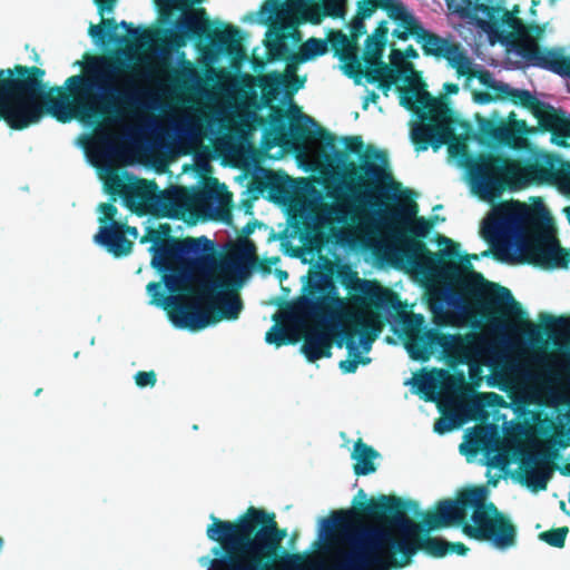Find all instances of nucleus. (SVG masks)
Segmentation results:
<instances>
[{"label": "nucleus", "mask_w": 570, "mask_h": 570, "mask_svg": "<svg viewBox=\"0 0 570 570\" xmlns=\"http://www.w3.org/2000/svg\"><path fill=\"white\" fill-rule=\"evenodd\" d=\"M124 66L118 56H87L82 73L48 91L42 68L18 63L0 69V120L22 130L38 122L43 112L62 124L73 119L119 124L135 118L150 107L149 94L137 86L134 75L114 81Z\"/></svg>", "instance_id": "1"}, {"label": "nucleus", "mask_w": 570, "mask_h": 570, "mask_svg": "<svg viewBox=\"0 0 570 570\" xmlns=\"http://www.w3.org/2000/svg\"><path fill=\"white\" fill-rule=\"evenodd\" d=\"M365 155L360 165L348 161L345 166V177L348 188L355 193L358 205L370 207L389 227L393 236L403 245V253L412 263L422 262L428 268L443 278L456 283L461 291L472 297L484 321L494 326H503V316L509 312L507 305L519 311L518 302L511 291L504 286L488 282L481 273L473 271L471 259L478 255H464L460 262L459 244L451 238L438 235V245L446 248L432 253L423 242L433 228V220L417 216L419 206L414 200L397 199L400 184L394 181L387 167V155L374 149L371 159Z\"/></svg>", "instance_id": "2"}, {"label": "nucleus", "mask_w": 570, "mask_h": 570, "mask_svg": "<svg viewBox=\"0 0 570 570\" xmlns=\"http://www.w3.org/2000/svg\"><path fill=\"white\" fill-rule=\"evenodd\" d=\"M170 226L164 224L158 230L150 229L155 243L151 266L163 273V282L171 294L190 293L189 269L208 272L195 292L198 299L205 302L204 308L197 304H185L177 296L165 295L160 282H150L147 292L151 303L167 311L170 322L178 328L200 331L222 320H237L243 303L233 291L232 275L243 273L244 267L234 261L216 263L213 255H202L213 250V243L205 236L176 238L170 237Z\"/></svg>", "instance_id": "3"}, {"label": "nucleus", "mask_w": 570, "mask_h": 570, "mask_svg": "<svg viewBox=\"0 0 570 570\" xmlns=\"http://www.w3.org/2000/svg\"><path fill=\"white\" fill-rule=\"evenodd\" d=\"M354 507L323 520L334 532L326 566L312 560L308 570H391L407 567L416 554L412 534L422 527L405 513V502L395 495L366 499L357 492Z\"/></svg>", "instance_id": "4"}, {"label": "nucleus", "mask_w": 570, "mask_h": 570, "mask_svg": "<svg viewBox=\"0 0 570 570\" xmlns=\"http://www.w3.org/2000/svg\"><path fill=\"white\" fill-rule=\"evenodd\" d=\"M209 518L206 535L218 546L210 550L214 558L208 570H308L313 566L307 556L283 547L287 531L278 527L274 513L249 507L234 521Z\"/></svg>", "instance_id": "5"}, {"label": "nucleus", "mask_w": 570, "mask_h": 570, "mask_svg": "<svg viewBox=\"0 0 570 570\" xmlns=\"http://www.w3.org/2000/svg\"><path fill=\"white\" fill-rule=\"evenodd\" d=\"M484 487H471L462 490L455 499H444L436 503L433 512L425 513L422 530L412 534L414 548L432 558H443L449 553L465 556L469 548L462 542H449L442 538L430 537L433 530L460 525L463 534L476 541H489L505 550L517 543V528L508 515L488 501Z\"/></svg>", "instance_id": "6"}, {"label": "nucleus", "mask_w": 570, "mask_h": 570, "mask_svg": "<svg viewBox=\"0 0 570 570\" xmlns=\"http://www.w3.org/2000/svg\"><path fill=\"white\" fill-rule=\"evenodd\" d=\"M352 276L355 284L350 286L344 283V286L357 294L352 298L357 308L343 309L344 299L338 296L331 281L309 282L306 286L308 295L298 303V309L303 314L318 320L337 315L343 327L340 333L342 340L337 341L336 345L342 347L345 340L350 354L356 351V335H360L362 347L368 351L382 332L383 325L377 311H396L401 306L400 297L394 291L376 281L361 279L356 273Z\"/></svg>", "instance_id": "7"}, {"label": "nucleus", "mask_w": 570, "mask_h": 570, "mask_svg": "<svg viewBox=\"0 0 570 570\" xmlns=\"http://www.w3.org/2000/svg\"><path fill=\"white\" fill-rule=\"evenodd\" d=\"M550 220L548 213L519 202L503 203L497 216L483 227V237L498 240L494 254L499 257L509 246H515L517 256L511 262L531 264L544 268H567L570 253L560 246L558 238L549 233L528 236L529 228H538L541 220Z\"/></svg>", "instance_id": "8"}, {"label": "nucleus", "mask_w": 570, "mask_h": 570, "mask_svg": "<svg viewBox=\"0 0 570 570\" xmlns=\"http://www.w3.org/2000/svg\"><path fill=\"white\" fill-rule=\"evenodd\" d=\"M466 7L475 12L483 13L488 21L479 23L483 29L497 31L501 26L511 30L513 46L517 53L529 65L540 67L554 73H570V56H566L561 48H541L538 40L543 36L546 27L538 23L525 24L522 19L514 16L502 4L491 6L480 3V0H462Z\"/></svg>", "instance_id": "9"}, {"label": "nucleus", "mask_w": 570, "mask_h": 570, "mask_svg": "<svg viewBox=\"0 0 570 570\" xmlns=\"http://www.w3.org/2000/svg\"><path fill=\"white\" fill-rule=\"evenodd\" d=\"M413 75L406 77L407 85L399 88L400 104L415 114L422 121L411 131V138L417 151H424L430 146L436 151L453 138L451 128V109L443 100L433 97L426 90V83L420 75L413 72V66L405 63Z\"/></svg>", "instance_id": "10"}, {"label": "nucleus", "mask_w": 570, "mask_h": 570, "mask_svg": "<svg viewBox=\"0 0 570 570\" xmlns=\"http://www.w3.org/2000/svg\"><path fill=\"white\" fill-rule=\"evenodd\" d=\"M203 0H157L161 12L173 9L181 11V16L175 21L174 29L165 30V43L171 49H180L193 38L206 37L212 42L223 47L225 51L235 57H243L245 50L242 46L240 29L227 24L223 30H209V20L204 8L189 10L195 3Z\"/></svg>", "instance_id": "11"}, {"label": "nucleus", "mask_w": 570, "mask_h": 570, "mask_svg": "<svg viewBox=\"0 0 570 570\" xmlns=\"http://www.w3.org/2000/svg\"><path fill=\"white\" fill-rule=\"evenodd\" d=\"M116 193L125 205L138 215L180 219L190 214L196 203L210 197L208 190L199 194L184 187L158 190L154 180L138 179L134 183L116 181Z\"/></svg>", "instance_id": "12"}, {"label": "nucleus", "mask_w": 570, "mask_h": 570, "mask_svg": "<svg viewBox=\"0 0 570 570\" xmlns=\"http://www.w3.org/2000/svg\"><path fill=\"white\" fill-rule=\"evenodd\" d=\"M466 171L474 193L481 199L490 200L507 189L524 187L532 178L535 166H527L510 156L488 151L468 160Z\"/></svg>", "instance_id": "13"}, {"label": "nucleus", "mask_w": 570, "mask_h": 570, "mask_svg": "<svg viewBox=\"0 0 570 570\" xmlns=\"http://www.w3.org/2000/svg\"><path fill=\"white\" fill-rule=\"evenodd\" d=\"M405 348L415 361L426 362L441 350L452 364H468L476 353L474 334H445L436 328H417L407 332Z\"/></svg>", "instance_id": "14"}, {"label": "nucleus", "mask_w": 570, "mask_h": 570, "mask_svg": "<svg viewBox=\"0 0 570 570\" xmlns=\"http://www.w3.org/2000/svg\"><path fill=\"white\" fill-rule=\"evenodd\" d=\"M518 305L520 308L519 311L513 309L512 307L507 305L509 312L502 318L504 324L503 326L497 327L492 323L488 321L485 322L495 332L503 333L508 330L519 331L530 341H534L541 337V330L548 336H560L564 340L570 341V315H561L554 317L550 314L543 313L539 316L541 325L538 326L524 316V312L522 311L521 305L519 303Z\"/></svg>", "instance_id": "15"}, {"label": "nucleus", "mask_w": 570, "mask_h": 570, "mask_svg": "<svg viewBox=\"0 0 570 570\" xmlns=\"http://www.w3.org/2000/svg\"><path fill=\"white\" fill-rule=\"evenodd\" d=\"M289 116L287 111L281 108H273L269 116L271 129L274 132L273 146H284L288 142L289 136L296 140H306L308 138L320 139L326 148H328L333 157L344 163L346 160V153L337 150L335 147L336 137L327 129L317 126L316 130L312 132L305 125L291 120L288 127Z\"/></svg>", "instance_id": "16"}, {"label": "nucleus", "mask_w": 570, "mask_h": 570, "mask_svg": "<svg viewBox=\"0 0 570 570\" xmlns=\"http://www.w3.org/2000/svg\"><path fill=\"white\" fill-rule=\"evenodd\" d=\"M538 124L543 131L551 134V141L560 147H569L570 139V115L562 109L547 105L538 118Z\"/></svg>", "instance_id": "17"}, {"label": "nucleus", "mask_w": 570, "mask_h": 570, "mask_svg": "<svg viewBox=\"0 0 570 570\" xmlns=\"http://www.w3.org/2000/svg\"><path fill=\"white\" fill-rule=\"evenodd\" d=\"M94 239L115 257L129 255L134 246V243L126 237L122 230V224L100 226Z\"/></svg>", "instance_id": "18"}, {"label": "nucleus", "mask_w": 570, "mask_h": 570, "mask_svg": "<svg viewBox=\"0 0 570 570\" xmlns=\"http://www.w3.org/2000/svg\"><path fill=\"white\" fill-rule=\"evenodd\" d=\"M333 337L323 327H313L305 333L301 351L311 363L332 355Z\"/></svg>", "instance_id": "19"}, {"label": "nucleus", "mask_w": 570, "mask_h": 570, "mask_svg": "<svg viewBox=\"0 0 570 570\" xmlns=\"http://www.w3.org/2000/svg\"><path fill=\"white\" fill-rule=\"evenodd\" d=\"M407 33L415 37L416 41L421 43L425 56L449 59L451 51L456 49V43L449 42L439 35L425 30L420 23L413 30L407 29Z\"/></svg>", "instance_id": "20"}, {"label": "nucleus", "mask_w": 570, "mask_h": 570, "mask_svg": "<svg viewBox=\"0 0 570 570\" xmlns=\"http://www.w3.org/2000/svg\"><path fill=\"white\" fill-rule=\"evenodd\" d=\"M273 320L275 324L266 333L265 341L268 344H274L276 347L294 344L297 341L292 326L296 322L295 312L293 309H284L279 314H275Z\"/></svg>", "instance_id": "21"}, {"label": "nucleus", "mask_w": 570, "mask_h": 570, "mask_svg": "<svg viewBox=\"0 0 570 570\" xmlns=\"http://www.w3.org/2000/svg\"><path fill=\"white\" fill-rule=\"evenodd\" d=\"M367 66L366 80L371 83H377L383 94L387 95L392 86L399 80L401 71L384 63L381 59L372 60V65Z\"/></svg>", "instance_id": "22"}, {"label": "nucleus", "mask_w": 570, "mask_h": 570, "mask_svg": "<svg viewBox=\"0 0 570 570\" xmlns=\"http://www.w3.org/2000/svg\"><path fill=\"white\" fill-rule=\"evenodd\" d=\"M379 455L380 454L376 450L358 439L354 443V450L352 452V459L356 461L353 466L354 473L358 476L374 473L376 471V465L373 460Z\"/></svg>", "instance_id": "23"}, {"label": "nucleus", "mask_w": 570, "mask_h": 570, "mask_svg": "<svg viewBox=\"0 0 570 570\" xmlns=\"http://www.w3.org/2000/svg\"><path fill=\"white\" fill-rule=\"evenodd\" d=\"M386 11L389 17L397 22V28L393 30V36L399 40H407L410 33H407V29L413 30L419 22L415 18L406 11L404 6L400 2L391 3L386 7Z\"/></svg>", "instance_id": "24"}, {"label": "nucleus", "mask_w": 570, "mask_h": 570, "mask_svg": "<svg viewBox=\"0 0 570 570\" xmlns=\"http://www.w3.org/2000/svg\"><path fill=\"white\" fill-rule=\"evenodd\" d=\"M480 135L489 140L505 146L515 145V135L513 128L504 122L495 124L492 120L483 119L479 125Z\"/></svg>", "instance_id": "25"}, {"label": "nucleus", "mask_w": 570, "mask_h": 570, "mask_svg": "<svg viewBox=\"0 0 570 570\" xmlns=\"http://www.w3.org/2000/svg\"><path fill=\"white\" fill-rule=\"evenodd\" d=\"M389 27L385 20L381 21L372 36L365 41L364 60L366 65H372V60L381 59L383 49L387 41Z\"/></svg>", "instance_id": "26"}, {"label": "nucleus", "mask_w": 570, "mask_h": 570, "mask_svg": "<svg viewBox=\"0 0 570 570\" xmlns=\"http://www.w3.org/2000/svg\"><path fill=\"white\" fill-rule=\"evenodd\" d=\"M327 52V40L320 38H308L299 48L298 52L291 56V60L302 63L316 57L324 56Z\"/></svg>", "instance_id": "27"}, {"label": "nucleus", "mask_w": 570, "mask_h": 570, "mask_svg": "<svg viewBox=\"0 0 570 570\" xmlns=\"http://www.w3.org/2000/svg\"><path fill=\"white\" fill-rule=\"evenodd\" d=\"M509 100L518 106L528 109L537 119L547 107V102L539 100L533 94L527 89L512 88Z\"/></svg>", "instance_id": "28"}, {"label": "nucleus", "mask_w": 570, "mask_h": 570, "mask_svg": "<svg viewBox=\"0 0 570 570\" xmlns=\"http://www.w3.org/2000/svg\"><path fill=\"white\" fill-rule=\"evenodd\" d=\"M118 23L114 18H102L100 24H90L88 29L89 36L96 42L105 43L106 41L120 42L124 39L116 35Z\"/></svg>", "instance_id": "29"}, {"label": "nucleus", "mask_w": 570, "mask_h": 570, "mask_svg": "<svg viewBox=\"0 0 570 570\" xmlns=\"http://www.w3.org/2000/svg\"><path fill=\"white\" fill-rule=\"evenodd\" d=\"M259 88L262 99L266 106H269L279 94L281 87L285 86V77L278 72H273L259 78Z\"/></svg>", "instance_id": "30"}, {"label": "nucleus", "mask_w": 570, "mask_h": 570, "mask_svg": "<svg viewBox=\"0 0 570 570\" xmlns=\"http://www.w3.org/2000/svg\"><path fill=\"white\" fill-rule=\"evenodd\" d=\"M449 65L455 69L458 77H465L468 81L473 79V71H475L472 60L461 50L460 46L456 45V49L451 51Z\"/></svg>", "instance_id": "31"}, {"label": "nucleus", "mask_w": 570, "mask_h": 570, "mask_svg": "<svg viewBox=\"0 0 570 570\" xmlns=\"http://www.w3.org/2000/svg\"><path fill=\"white\" fill-rule=\"evenodd\" d=\"M326 40L327 46H331L334 56L338 57V59H341L345 53L357 49V45L341 30H331Z\"/></svg>", "instance_id": "32"}, {"label": "nucleus", "mask_w": 570, "mask_h": 570, "mask_svg": "<svg viewBox=\"0 0 570 570\" xmlns=\"http://www.w3.org/2000/svg\"><path fill=\"white\" fill-rule=\"evenodd\" d=\"M569 532L568 527L550 529L539 533V539L551 547L563 548Z\"/></svg>", "instance_id": "33"}, {"label": "nucleus", "mask_w": 570, "mask_h": 570, "mask_svg": "<svg viewBox=\"0 0 570 570\" xmlns=\"http://www.w3.org/2000/svg\"><path fill=\"white\" fill-rule=\"evenodd\" d=\"M357 49L345 53L340 60L344 63L343 69L346 76L351 78H358L365 76L362 63L356 53Z\"/></svg>", "instance_id": "34"}, {"label": "nucleus", "mask_w": 570, "mask_h": 570, "mask_svg": "<svg viewBox=\"0 0 570 570\" xmlns=\"http://www.w3.org/2000/svg\"><path fill=\"white\" fill-rule=\"evenodd\" d=\"M550 442L557 446L556 450L549 453V458L551 459H558L559 458V450L567 449L570 446V428L568 430H564L563 428L556 430L553 436L551 438Z\"/></svg>", "instance_id": "35"}, {"label": "nucleus", "mask_w": 570, "mask_h": 570, "mask_svg": "<svg viewBox=\"0 0 570 570\" xmlns=\"http://www.w3.org/2000/svg\"><path fill=\"white\" fill-rule=\"evenodd\" d=\"M549 475L540 469L527 471V484L534 491L546 490Z\"/></svg>", "instance_id": "36"}, {"label": "nucleus", "mask_w": 570, "mask_h": 570, "mask_svg": "<svg viewBox=\"0 0 570 570\" xmlns=\"http://www.w3.org/2000/svg\"><path fill=\"white\" fill-rule=\"evenodd\" d=\"M236 254L240 259L246 262H255L257 259L256 246L249 238L239 239Z\"/></svg>", "instance_id": "37"}, {"label": "nucleus", "mask_w": 570, "mask_h": 570, "mask_svg": "<svg viewBox=\"0 0 570 570\" xmlns=\"http://www.w3.org/2000/svg\"><path fill=\"white\" fill-rule=\"evenodd\" d=\"M98 208L102 214L98 218L100 226H106L108 224H122V222H119L116 218L118 209L112 203H101Z\"/></svg>", "instance_id": "38"}, {"label": "nucleus", "mask_w": 570, "mask_h": 570, "mask_svg": "<svg viewBox=\"0 0 570 570\" xmlns=\"http://www.w3.org/2000/svg\"><path fill=\"white\" fill-rule=\"evenodd\" d=\"M118 26L126 29L128 35L137 38L141 42H148L153 39V32L148 29L132 28V24L127 21H121Z\"/></svg>", "instance_id": "39"}, {"label": "nucleus", "mask_w": 570, "mask_h": 570, "mask_svg": "<svg viewBox=\"0 0 570 570\" xmlns=\"http://www.w3.org/2000/svg\"><path fill=\"white\" fill-rule=\"evenodd\" d=\"M368 357H361L358 354L354 352L353 358H346L340 362L338 366L344 373H354L357 370L358 364H367L370 363Z\"/></svg>", "instance_id": "40"}, {"label": "nucleus", "mask_w": 570, "mask_h": 570, "mask_svg": "<svg viewBox=\"0 0 570 570\" xmlns=\"http://www.w3.org/2000/svg\"><path fill=\"white\" fill-rule=\"evenodd\" d=\"M157 376L154 371H139L135 375V383L138 387L144 389L147 386H155Z\"/></svg>", "instance_id": "41"}, {"label": "nucleus", "mask_w": 570, "mask_h": 570, "mask_svg": "<svg viewBox=\"0 0 570 570\" xmlns=\"http://www.w3.org/2000/svg\"><path fill=\"white\" fill-rule=\"evenodd\" d=\"M350 31L351 37L350 39L353 40L355 43L357 39L366 33V27L362 18H354L350 23Z\"/></svg>", "instance_id": "42"}, {"label": "nucleus", "mask_w": 570, "mask_h": 570, "mask_svg": "<svg viewBox=\"0 0 570 570\" xmlns=\"http://www.w3.org/2000/svg\"><path fill=\"white\" fill-rule=\"evenodd\" d=\"M343 140L348 153L357 155L362 153L364 142L361 136L345 137Z\"/></svg>", "instance_id": "43"}, {"label": "nucleus", "mask_w": 570, "mask_h": 570, "mask_svg": "<svg viewBox=\"0 0 570 570\" xmlns=\"http://www.w3.org/2000/svg\"><path fill=\"white\" fill-rule=\"evenodd\" d=\"M474 78L478 79L480 83L488 89H492L493 85H495V80L492 73L485 69H475V71H473V79Z\"/></svg>", "instance_id": "44"}, {"label": "nucleus", "mask_w": 570, "mask_h": 570, "mask_svg": "<svg viewBox=\"0 0 570 570\" xmlns=\"http://www.w3.org/2000/svg\"><path fill=\"white\" fill-rule=\"evenodd\" d=\"M509 127L513 128L515 135V144L521 139L523 135L532 132V129L528 128L524 120H514Z\"/></svg>", "instance_id": "45"}, {"label": "nucleus", "mask_w": 570, "mask_h": 570, "mask_svg": "<svg viewBox=\"0 0 570 570\" xmlns=\"http://www.w3.org/2000/svg\"><path fill=\"white\" fill-rule=\"evenodd\" d=\"M492 90L495 91L497 97L501 99H509L512 87L505 82L495 81V85H493Z\"/></svg>", "instance_id": "46"}, {"label": "nucleus", "mask_w": 570, "mask_h": 570, "mask_svg": "<svg viewBox=\"0 0 570 570\" xmlns=\"http://www.w3.org/2000/svg\"><path fill=\"white\" fill-rule=\"evenodd\" d=\"M94 2L96 3L101 17L105 12H111L117 4V0H94Z\"/></svg>", "instance_id": "47"}, {"label": "nucleus", "mask_w": 570, "mask_h": 570, "mask_svg": "<svg viewBox=\"0 0 570 570\" xmlns=\"http://www.w3.org/2000/svg\"><path fill=\"white\" fill-rule=\"evenodd\" d=\"M452 425L451 423L443 417H440L434 423V431L439 434H444L445 432L451 431Z\"/></svg>", "instance_id": "48"}, {"label": "nucleus", "mask_w": 570, "mask_h": 570, "mask_svg": "<svg viewBox=\"0 0 570 570\" xmlns=\"http://www.w3.org/2000/svg\"><path fill=\"white\" fill-rule=\"evenodd\" d=\"M393 53L400 58L416 59L419 57V53L413 46H409L403 52L400 50H394Z\"/></svg>", "instance_id": "49"}, {"label": "nucleus", "mask_w": 570, "mask_h": 570, "mask_svg": "<svg viewBox=\"0 0 570 570\" xmlns=\"http://www.w3.org/2000/svg\"><path fill=\"white\" fill-rule=\"evenodd\" d=\"M474 101L481 105L489 104L493 100V97L487 91H474Z\"/></svg>", "instance_id": "50"}, {"label": "nucleus", "mask_w": 570, "mask_h": 570, "mask_svg": "<svg viewBox=\"0 0 570 570\" xmlns=\"http://www.w3.org/2000/svg\"><path fill=\"white\" fill-rule=\"evenodd\" d=\"M376 9V4L373 2L364 3L362 7H360V14L361 18H367L371 17L374 10Z\"/></svg>", "instance_id": "51"}, {"label": "nucleus", "mask_w": 570, "mask_h": 570, "mask_svg": "<svg viewBox=\"0 0 570 570\" xmlns=\"http://www.w3.org/2000/svg\"><path fill=\"white\" fill-rule=\"evenodd\" d=\"M257 220L248 222L243 228H242V235L243 238H248L249 235H252L257 226Z\"/></svg>", "instance_id": "52"}, {"label": "nucleus", "mask_w": 570, "mask_h": 570, "mask_svg": "<svg viewBox=\"0 0 570 570\" xmlns=\"http://www.w3.org/2000/svg\"><path fill=\"white\" fill-rule=\"evenodd\" d=\"M459 90L460 88L456 83L445 82L443 85V91L445 92V95H456Z\"/></svg>", "instance_id": "53"}, {"label": "nucleus", "mask_w": 570, "mask_h": 570, "mask_svg": "<svg viewBox=\"0 0 570 570\" xmlns=\"http://www.w3.org/2000/svg\"><path fill=\"white\" fill-rule=\"evenodd\" d=\"M122 230L125 233V235H129L134 238H137L138 236V230L136 227H131V226H128L127 224L122 223Z\"/></svg>", "instance_id": "54"}, {"label": "nucleus", "mask_w": 570, "mask_h": 570, "mask_svg": "<svg viewBox=\"0 0 570 570\" xmlns=\"http://www.w3.org/2000/svg\"><path fill=\"white\" fill-rule=\"evenodd\" d=\"M434 323L438 326H444V325L450 324V321L448 320V316H435L434 317Z\"/></svg>", "instance_id": "55"}, {"label": "nucleus", "mask_w": 570, "mask_h": 570, "mask_svg": "<svg viewBox=\"0 0 570 570\" xmlns=\"http://www.w3.org/2000/svg\"><path fill=\"white\" fill-rule=\"evenodd\" d=\"M379 98L380 97L375 91H371L366 97L363 108L365 109L367 107V101L376 102L379 100Z\"/></svg>", "instance_id": "56"}, {"label": "nucleus", "mask_w": 570, "mask_h": 570, "mask_svg": "<svg viewBox=\"0 0 570 570\" xmlns=\"http://www.w3.org/2000/svg\"><path fill=\"white\" fill-rule=\"evenodd\" d=\"M293 82H294V90H298L301 87H303L304 79H299L297 76H293Z\"/></svg>", "instance_id": "57"}, {"label": "nucleus", "mask_w": 570, "mask_h": 570, "mask_svg": "<svg viewBox=\"0 0 570 570\" xmlns=\"http://www.w3.org/2000/svg\"><path fill=\"white\" fill-rule=\"evenodd\" d=\"M412 320L416 326H421L424 322V318L421 314H413Z\"/></svg>", "instance_id": "58"}, {"label": "nucleus", "mask_w": 570, "mask_h": 570, "mask_svg": "<svg viewBox=\"0 0 570 570\" xmlns=\"http://www.w3.org/2000/svg\"><path fill=\"white\" fill-rule=\"evenodd\" d=\"M560 472H561V474L569 476V475H570V463H566V464L560 469Z\"/></svg>", "instance_id": "59"}, {"label": "nucleus", "mask_w": 570, "mask_h": 570, "mask_svg": "<svg viewBox=\"0 0 570 570\" xmlns=\"http://www.w3.org/2000/svg\"><path fill=\"white\" fill-rule=\"evenodd\" d=\"M105 151L107 155H111L115 151L114 146L109 141L105 142Z\"/></svg>", "instance_id": "60"}, {"label": "nucleus", "mask_w": 570, "mask_h": 570, "mask_svg": "<svg viewBox=\"0 0 570 570\" xmlns=\"http://www.w3.org/2000/svg\"><path fill=\"white\" fill-rule=\"evenodd\" d=\"M299 117H301L302 119H304L306 122H309V124H312V125H314V126H317V124L315 122V120H314L313 118H311V117H308V116H306V115H299Z\"/></svg>", "instance_id": "61"}, {"label": "nucleus", "mask_w": 570, "mask_h": 570, "mask_svg": "<svg viewBox=\"0 0 570 570\" xmlns=\"http://www.w3.org/2000/svg\"><path fill=\"white\" fill-rule=\"evenodd\" d=\"M444 219H445L444 217H440L438 215L426 218V220H433V226L435 225L436 222H439V220L444 222Z\"/></svg>", "instance_id": "62"}, {"label": "nucleus", "mask_w": 570, "mask_h": 570, "mask_svg": "<svg viewBox=\"0 0 570 570\" xmlns=\"http://www.w3.org/2000/svg\"><path fill=\"white\" fill-rule=\"evenodd\" d=\"M269 188H271V190H276V189H278V186L275 184L274 179H271V181H269Z\"/></svg>", "instance_id": "63"}, {"label": "nucleus", "mask_w": 570, "mask_h": 570, "mask_svg": "<svg viewBox=\"0 0 570 570\" xmlns=\"http://www.w3.org/2000/svg\"><path fill=\"white\" fill-rule=\"evenodd\" d=\"M271 56H272V59H279L281 58V53L279 52H274L273 49H271Z\"/></svg>", "instance_id": "64"}]
</instances>
